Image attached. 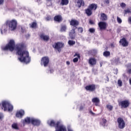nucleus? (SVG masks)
Returning <instances> with one entry per match:
<instances>
[{"label":"nucleus","mask_w":131,"mask_h":131,"mask_svg":"<svg viewBox=\"0 0 131 131\" xmlns=\"http://www.w3.org/2000/svg\"><path fill=\"white\" fill-rule=\"evenodd\" d=\"M36 26V23H32L31 25V27L32 28H35V27Z\"/></svg>","instance_id":"37"},{"label":"nucleus","mask_w":131,"mask_h":131,"mask_svg":"<svg viewBox=\"0 0 131 131\" xmlns=\"http://www.w3.org/2000/svg\"><path fill=\"white\" fill-rule=\"evenodd\" d=\"M67 64L68 65H69V64H70V62L69 61H67Z\"/></svg>","instance_id":"52"},{"label":"nucleus","mask_w":131,"mask_h":131,"mask_svg":"<svg viewBox=\"0 0 131 131\" xmlns=\"http://www.w3.org/2000/svg\"><path fill=\"white\" fill-rule=\"evenodd\" d=\"M103 56L104 57H109V56H110V52L109 51H105L103 52Z\"/></svg>","instance_id":"26"},{"label":"nucleus","mask_w":131,"mask_h":131,"mask_svg":"<svg viewBox=\"0 0 131 131\" xmlns=\"http://www.w3.org/2000/svg\"><path fill=\"white\" fill-rule=\"evenodd\" d=\"M50 63V58L48 56H44L41 59L40 64L41 66H43L44 67H48Z\"/></svg>","instance_id":"5"},{"label":"nucleus","mask_w":131,"mask_h":131,"mask_svg":"<svg viewBox=\"0 0 131 131\" xmlns=\"http://www.w3.org/2000/svg\"><path fill=\"white\" fill-rule=\"evenodd\" d=\"M120 7L122 8V9H124V8L126 7V4H125L124 3H122L120 4Z\"/></svg>","instance_id":"34"},{"label":"nucleus","mask_w":131,"mask_h":131,"mask_svg":"<svg viewBox=\"0 0 131 131\" xmlns=\"http://www.w3.org/2000/svg\"><path fill=\"white\" fill-rule=\"evenodd\" d=\"M78 58L76 57V58H74V59H73L74 63H76V62H78Z\"/></svg>","instance_id":"41"},{"label":"nucleus","mask_w":131,"mask_h":131,"mask_svg":"<svg viewBox=\"0 0 131 131\" xmlns=\"http://www.w3.org/2000/svg\"><path fill=\"white\" fill-rule=\"evenodd\" d=\"M85 89L87 91H90L91 92H93L96 90V86L95 85H90L89 86H86L85 87Z\"/></svg>","instance_id":"15"},{"label":"nucleus","mask_w":131,"mask_h":131,"mask_svg":"<svg viewBox=\"0 0 131 131\" xmlns=\"http://www.w3.org/2000/svg\"><path fill=\"white\" fill-rule=\"evenodd\" d=\"M68 131H73V130H72V129L71 128V127H70V126H68Z\"/></svg>","instance_id":"43"},{"label":"nucleus","mask_w":131,"mask_h":131,"mask_svg":"<svg viewBox=\"0 0 131 131\" xmlns=\"http://www.w3.org/2000/svg\"><path fill=\"white\" fill-rule=\"evenodd\" d=\"M53 72H54V71H53V70H50V73H53Z\"/></svg>","instance_id":"53"},{"label":"nucleus","mask_w":131,"mask_h":131,"mask_svg":"<svg viewBox=\"0 0 131 131\" xmlns=\"http://www.w3.org/2000/svg\"><path fill=\"white\" fill-rule=\"evenodd\" d=\"M129 83H130V85H131V79H130L129 80Z\"/></svg>","instance_id":"54"},{"label":"nucleus","mask_w":131,"mask_h":131,"mask_svg":"<svg viewBox=\"0 0 131 131\" xmlns=\"http://www.w3.org/2000/svg\"><path fill=\"white\" fill-rule=\"evenodd\" d=\"M118 84L119 86H122V81H121V80H118Z\"/></svg>","instance_id":"35"},{"label":"nucleus","mask_w":131,"mask_h":131,"mask_svg":"<svg viewBox=\"0 0 131 131\" xmlns=\"http://www.w3.org/2000/svg\"><path fill=\"white\" fill-rule=\"evenodd\" d=\"M100 15H101L100 20H101V21H106V20H107V15L103 13H101Z\"/></svg>","instance_id":"18"},{"label":"nucleus","mask_w":131,"mask_h":131,"mask_svg":"<svg viewBox=\"0 0 131 131\" xmlns=\"http://www.w3.org/2000/svg\"><path fill=\"white\" fill-rule=\"evenodd\" d=\"M125 14H128L131 13V8H127V9L124 10Z\"/></svg>","instance_id":"30"},{"label":"nucleus","mask_w":131,"mask_h":131,"mask_svg":"<svg viewBox=\"0 0 131 131\" xmlns=\"http://www.w3.org/2000/svg\"><path fill=\"white\" fill-rule=\"evenodd\" d=\"M83 110V106H81L80 107V111H82Z\"/></svg>","instance_id":"45"},{"label":"nucleus","mask_w":131,"mask_h":131,"mask_svg":"<svg viewBox=\"0 0 131 131\" xmlns=\"http://www.w3.org/2000/svg\"><path fill=\"white\" fill-rule=\"evenodd\" d=\"M97 60L94 58H91L89 59V63L90 65H96Z\"/></svg>","instance_id":"17"},{"label":"nucleus","mask_w":131,"mask_h":131,"mask_svg":"<svg viewBox=\"0 0 131 131\" xmlns=\"http://www.w3.org/2000/svg\"><path fill=\"white\" fill-rule=\"evenodd\" d=\"M78 31L79 32H80V33H82L83 31V29H82V28H79L78 29Z\"/></svg>","instance_id":"39"},{"label":"nucleus","mask_w":131,"mask_h":131,"mask_svg":"<svg viewBox=\"0 0 131 131\" xmlns=\"http://www.w3.org/2000/svg\"><path fill=\"white\" fill-rule=\"evenodd\" d=\"M92 102L93 103H95L96 106H98L99 105V103H100V99L97 97H95L92 99Z\"/></svg>","instance_id":"20"},{"label":"nucleus","mask_w":131,"mask_h":131,"mask_svg":"<svg viewBox=\"0 0 131 131\" xmlns=\"http://www.w3.org/2000/svg\"><path fill=\"white\" fill-rule=\"evenodd\" d=\"M23 124L24 125L26 123H32L33 125H39L40 124V121L38 119L34 118L27 117L24 120H22Z\"/></svg>","instance_id":"2"},{"label":"nucleus","mask_w":131,"mask_h":131,"mask_svg":"<svg viewBox=\"0 0 131 131\" xmlns=\"http://www.w3.org/2000/svg\"><path fill=\"white\" fill-rule=\"evenodd\" d=\"M78 24H79L78 21H77L76 20L72 19L70 21V25L72 26H77V25H78Z\"/></svg>","instance_id":"19"},{"label":"nucleus","mask_w":131,"mask_h":131,"mask_svg":"<svg viewBox=\"0 0 131 131\" xmlns=\"http://www.w3.org/2000/svg\"><path fill=\"white\" fill-rule=\"evenodd\" d=\"M119 42L123 47H127L128 46V43L125 38H123L120 40Z\"/></svg>","instance_id":"13"},{"label":"nucleus","mask_w":131,"mask_h":131,"mask_svg":"<svg viewBox=\"0 0 131 131\" xmlns=\"http://www.w3.org/2000/svg\"><path fill=\"white\" fill-rule=\"evenodd\" d=\"M127 69L128 73H131V63H129L127 64Z\"/></svg>","instance_id":"27"},{"label":"nucleus","mask_w":131,"mask_h":131,"mask_svg":"<svg viewBox=\"0 0 131 131\" xmlns=\"http://www.w3.org/2000/svg\"><path fill=\"white\" fill-rule=\"evenodd\" d=\"M12 128H14V129H19V127H18V124L16 123H14L12 124Z\"/></svg>","instance_id":"25"},{"label":"nucleus","mask_w":131,"mask_h":131,"mask_svg":"<svg viewBox=\"0 0 131 131\" xmlns=\"http://www.w3.org/2000/svg\"><path fill=\"white\" fill-rule=\"evenodd\" d=\"M111 48H114L115 46L114 45V43H112V44H111Z\"/></svg>","instance_id":"47"},{"label":"nucleus","mask_w":131,"mask_h":131,"mask_svg":"<svg viewBox=\"0 0 131 131\" xmlns=\"http://www.w3.org/2000/svg\"><path fill=\"white\" fill-rule=\"evenodd\" d=\"M90 113H91V114H92V115H95V113H94L92 111H90Z\"/></svg>","instance_id":"50"},{"label":"nucleus","mask_w":131,"mask_h":131,"mask_svg":"<svg viewBox=\"0 0 131 131\" xmlns=\"http://www.w3.org/2000/svg\"><path fill=\"white\" fill-rule=\"evenodd\" d=\"M74 29V30H75V29Z\"/></svg>","instance_id":"56"},{"label":"nucleus","mask_w":131,"mask_h":131,"mask_svg":"<svg viewBox=\"0 0 131 131\" xmlns=\"http://www.w3.org/2000/svg\"><path fill=\"white\" fill-rule=\"evenodd\" d=\"M75 4L77 7H78V8H80L81 6L82 7L84 6V1H83V0H76Z\"/></svg>","instance_id":"11"},{"label":"nucleus","mask_w":131,"mask_h":131,"mask_svg":"<svg viewBox=\"0 0 131 131\" xmlns=\"http://www.w3.org/2000/svg\"><path fill=\"white\" fill-rule=\"evenodd\" d=\"M40 37L42 39H43V40H45L46 41H47V40L48 39H49L50 37H49V36L48 35H45V34H41L40 35Z\"/></svg>","instance_id":"22"},{"label":"nucleus","mask_w":131,"mask_h":131,"mask_svg":"<svg viewBox=\"0 0 131 131\" xmlns=\"http://www.w3.org/2000/svg\"><path fill=\"white\" fill-rule=\"evenodd\" d=\"M25 114V113L24 110H20L17 112L16 114V117H18V118H22V117L23 115Z\"/></svg>","instance_id":"12"},{"label":"nucleus","mask_w":131,"mask_h":131,"mask_svg":"<svg viewBox=\"0 0 131 131\" xmlns=\"http://www.w3.org/2000/svg\"><path fill=\"white\" fill-rule=\"evenodd\" d=\"M117 121L118 127L121 129L124 128L125 126V122H124V120H123V119L121 118H119L117 120Z\"/></svg>","instance_id":"7"},{"label":"nucleus","mask_w":131,"mask_h":131,"mask_svg":"<svg viewBox=\"0 0 131 131\" xmlns=\"http://www.w3.org/2000/svg\"><path fill=\"white\" fill-rule=\"evenodd\" d=\"M69 3V0H61L60 5L61 6H66Z\"/></svg>","instance_id":"23"},{"label":"nucleus","mask_w":131,"mask_h":131,"mask_svg":"<svg viewBox=\"0 0 131 131\" xmlns=\"http://www.w3.org/2000/svg\"><path fill=\"white\" fill-rule=\"evenodd\" d=\"M105 3H106V4H109V0H106V1H105Z\"/></svg>","instance_id":"51"},{"label":"nucleus","mask_w":131,"mask_h":131,"mask_svg":"<svg viewBox=\"0 0 131 131\" xmlns=\"http://www.w3.org/2000/svg\"><path fill=\"white\" fill-rule=\"evenodd\" d=\"M98 26L100 30H105L107 28V23L106 22L100 21L98 23Z\"/></svg>","instance_id":"9"},{"label":"nucleus","mask_w":131,"mask_h":131,"mask_svg":"<svg viewBox=\"0 0 131 131\" xmlns=\"http://www.w3.org/2000/svg\"><path fill=\"white\" fill-rule=\"evenodd\" d=\"M90 24L93 25L94 24V21L93 20H90Z\"/></svg>","instance_id":"49"},{"label":"nucleus","mask_w":131,"mask_h":131,"mask_svg":"<svg viewBox=\"0 0 131 131\" xmlns=\"http://www.w3.org/2000/svg\"><path fill=\"white\" fill-rule=\"evenodd\" d=\"M4 118V114L2 113H0V120H3Z\"/></svg>","instance_id":"40"},{"label":"nucleus","mask_w":131,"mask_h":131,"mask_svg":"<svg viewBox=\"0 0 131 131\" xmlns=\"http://www.w3.org/2000/svg\"><path fill=\"white\" fill-rule=\"evenodd\" d=\"M117 21L119 24H121V23H122V20L118 16L117 17Z\"/></svg>","instance_id":"31"},{"label":"nucleus","mask_w":131,"mask_h":131,"mask_svg":"<svg viewBox=\"0 0 131 131\" xmlns=\"http://www.w3.org/2000/svg\"><path fill=\"white\" fill-rule=\"evenodd\" d=\"M54 21L57 22H61L62 21V16L61 15H57L54 17Z\"/></svg>","instance_id":"21"},{"label":"nucleus","mask_w":131,"mask_h":131,"mask_svg":"<svg viewBox=\"0 0 131 131\" xmlns=\"http://www.w3.org/2000/svg\"><path fill=\"white\" fill-rule=\"evenodd\" d=\"M70 37L72 39H74L75 37V30L72 29L71 32H70Z\"/></svg>","instance_id":"16"},{"label":"nucleus","mask_w":131,"mask_h":131,"mask_svg":"<svg viewBox=\"0 0 131 131\" xmlns=\"http://www.w3.org/2000/svg\"><path fill=\"white\" fill-rule=\"evenodd\" d=\"M2 49L3 51H10V52H13L14 50H15L19 56L18 59L20 62L26 63V64L30 62L31 59L28 51L24 50L23 45L19 44L15 46V40L13 39L10 40L8 44L2 47Z\"/></svg>","instance_id":"1"},{"label":"nucleus","mask_w":131,"mask_h":131,"mask_svg":"<svg viewBox=\"0 0 131 131\" xmlns=\"http://www.w3.org/2000/svg\"><path fill=\"white\" fill-rule=\"evenodd\" d=\"M114 62L115 63V64L116 65H117V64H119V63H120L119 62V58H117L114 59Z\"/></svg>","instance_id":"32"},{"label":"nucleus","mask_w":131,"mask_h":131,"mask_svg":"<svg viewBox=\"0 0 131 131\" xmlns=\"http://www.w3.org/2000/svg\"><path fill=\"white\" fill-rule=\"evenodd\" d=\"M106 107L107 108L108 110H109V111H112L113 110V106L111 105H107Z\"/></svg>","instance_id":"29"},{"label":"nucleus","mask_w":131,"mask_h":131,"mask_svg":"<svg viewBox=\"0 0 131 131\" xmlns=\"http://www.w3.org/2000/svg\"><path fill=\"white\" fill-rule=\"evenodd\" d=\"M122 108H127L129 106V101L128 100H123L120 102Z\"/></svg>","instance_id":"10"},{"label":"nucleus","mask_w":131,"mask_h":131,"mask_svg":"<svg viewBox=\"0 0 131 131\" xmlns=\"http://www.w3.org/2000/svg\"><path fill=\"white\" fill-rule=\"evenodd\" d=\"M46 21H51V20H52V17H51V16H47L46 18Z\"/></svg>","instance_id":"38"},{"label":"nucleus","mask_w":131,"mask_h":131,"mask_svg":"<svg viewBox=\"0 0 131 131\" xmlns=\"http://www.w3.org/2000/svg\"><path fill=\"white\" fill-rule=\"evenodd\" d=\"M2 106V109H4V111H8V112H12L14 109V106L8 101H3Z\"/></svg>","instance_id":"4"},{"label":"nucleus","mask_w":131,"mask_h":131,"mask_svg":"<svg viewBox=\"0 0 131 131\" xmlns=\"http://www.w3.org/2000/svg\"><path fill=\"white\" fill-rule=\"evenodd\" d=\"M120 31H121V29L118 28V29H117V32H120Z\"/></svg>","instance_id":"48"},{"label":"nucleus","mask_w":131,"mask_h":131,"mask_svg":"<svg viewBox=\"0 0 131 131\" xmlns=\"http://www.w3.org/2000/svg\"><path fill=\"white\" fill-rule=\"evenodd\" d=\"M96 30L94 28H90L89 29V32L90 33H95Z\"/></svg>","instance_id":"33"},{"label":"nucleus","mask_w":131,"mask_h":131,"mask_svg":"<svg viewBox=\"0 0 131 131\" xmlns=\"http://www.w3.org/2000/svg\"><path fill=\"white\" fill-rule=\"evenodd\" d=\"M64 45L63 43L58 42L57 43H55L53 45V48L54 49H56L58 51V52H61V49L63 48Z\"/></svg>","instance_id":"8"},{"label":"nucleus","mask_w":131,"mask_h":131,"mask_svg":"<svg viewBox=\"0 0 131 131\" xmlns=\"http://www.w3.org/2000/svg\"><path fill=\"white\" fill-rule=\"evenodd\" d=\"M17 21L15 19H12L11 20H7L5 25H6L7 27L8 26L9 30L14 31V30H16L17 28Z\"/></svg>","instance_id":"3"},{"label":"nucleus","mask_w":131,"mask_h":131,"mask_svg":"<svg viewBox=\"0 0 131 131\" xmlns=\"http://www.w3.org/2000/svg\"><path fill=\"white\" fill-rule=\"evenodd\" d=\"M66 31V26H63L61 28V31L63 32Z\"/></svg>","instance_id":"36"},{"label":"nucleus","mask_w":131,"mask_h":131,"mask_svg":"<svg viewBox=\"0 0 131 131\" xmlns=\"http://www.w3.org/2000/svg\"><path fill=\"white\" fill-rule=\"evenodd\" d=\"M128 22L129 24H131V17H128Z\"/></svg>","instance_id":"44"},{"label":"nucleus","mask_w":131,"mask_h":131,"mask_svg":"<svg viewBox=\"0 0 131 131\" xmlns=\"http://www.w3.org/2000/svg\"><path fill=\"white\" fill-rule=\"evenodd\" d=\"M78 57V58H80V55H79V54L75 53V55H74V57Z\"/></svg>","instance_id":"42"},{"label":"nucleus","mask_w":131,"mask_h":131,"mask_svg":"<svg viewBox=\"0 0 131 131\" xmlns=\"http://www.w3.org/2000/svg\"><path fill=\"white\" fill-rule=\"evenodd\" d=\"M7 31H8V27H7V25H4L2 26V28L0 29V33L3 34V33H6Z\"/></svg>","instance_id":"14"},{"label":"nucleus","mask_w":131,"mask_h":131,"mask_svg":"<svg viewBox=\"0 0 131 131\" xmlns=\"http://www.w3.org/2000/svg\"><path fill=\"white\" fill-rule=\"evenodd\" d=\"M68 44L69 46H73L74 45H75V41L70 40L68 41Z\"/></svg>","instance_id":"28"},{"label":"nucleus","mask_w":131,"mask_h":131,"mask_svg":"<svg viewBox=\"0 0 131 131\" xmlns=\"http://www.w3.org/2000/svg\"><path fill=\"white\" fill-rule=\"evenodd\" d=\"M4 0H0V5H3L4 4Z\"/></svg>","instance_id":"46"},{"label":"nucleus","mask_w":131,"mask_h":131,"mask_svg":"<svg viewBox=\"0 0 131 131\" xmlns=\"http://www.w3.org/2000/svg\"><path fill=\"white\" fill-rule=\"evenodd\" d=\"M107 122V120L105 119H102L101 122H100V125L102 126H104L106 125V123Z\"/></svg>","instance_id":"24"},{"label":"nucleus","mask_w":131,"mask_h":131,"mask_svg":"<svg viewBox=\"0 0 131 131\" xmlns=\"http://www.w3.org/2000/svg\"><path fill=\"white\" fill-rule=\"evenodd\" d=\"M97 9V5L96 4H91L88 9L85 10V13L88 16H91L92 14V10H96Z\"/></svg>","instance_id":"6"},{"label":"nucleus","mask_w":131,"mask_h":131,"mask_svg":"<svg viewBox=\"0 0 131 131\" xmlns=\"http://www.w3.org/2000/svg\"><path fill=\"white\" fill-rule=\"evenodd\" d=\"M100 67H102V63H100Z\"/></svg>","instance_id":"55"}]
</instances>
